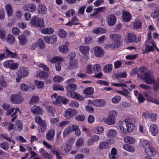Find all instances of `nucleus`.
<instances>
[{"label":"nucleus","mask_w":159,"mask_h":159,"mask_svg":"<svg viewBox=\"0 0 159 159\" xmlns=\"http://www.w3.org/2000/svg\"><path fill=\"white\" fill-rule=\"evenodd\" d=\"M134 122L132 121L131 119L125 120L120 124V129L126 133L131 132L135 128Z\"/></svg>","instance_id":"f257e3e1"},{"label":"nucleus","mask_w":159,"mask_h":159,"mask_svg":"<svg viewBox=\"0 0 159 159\" xmlns=\"http://www.w3.org/2000/svg\"><path fill=\"white\" fill-rule=\"evenodd\" d=\"M138 77L139 79H144L145 82L148 84H152L155 81L153 76L148 72L145 73L143 76L139 75L138 73Z\"/></svg>","instance_id":"f03ea898"},{"label":"nucleus","mask_w":159,"mask_h":159,"mask_svg":"<svg viewBox=\"0 0 159 159\" xmlns=\"http://www.w3.org/2000/svg\"><path fill=\"white\" fill-rule=\"evenodd\" d=\"M117 115V112L115 111H112L110 115L105 120V122L109 125H113L115 123V117Z\"/></svg>","instance_id":"7ed1b4c3"},{"label":"nucleus","mask_w":159,"mask_h":159,"mask_svg":"<svg viewBox=\"0 0 159 159\" xmlns=\"http://www.w3.org/2000/svg\"><path fill=\"white\" fill-rule=\"evenodd\" d=\"M30 24L34 26L38 27H43L44 26V20L43 18H39L35 16L33 18L30 20Z\"/></svg>","instance_id":"20e7f679"},{"label":"nucleus","mask_w":159,"mask_h":159,"mask_svg":"<svg viewBox=\"0 0 159 159\" xmlns=\"http://www.w3.org/2000/svg\"><path fill=\"white\" fill-rule=\"evenodd\" d=\"M10 100L11 103L17 104L22 103L23 101V98L20 95L14 94L10 96Z\"/></svg>","instance_id":"39448f33"},{"label":"nucleus","mask_w":159,"mask_h":159,"mask_svg":"<svg viewBox=\"0 0 159 159\" xmlns=\"http://www.w3.org/2000/svg\"><path fill=\"white\" fill-rule=\"evenodd\" d=\"M35 122L40 125V129L41 132H43L46 129V123L44 120H43L41 118L38 116L35 117Z\"/></svg>","instance_id":"423d86ee"},{"label":"nucleus","mask_w":159,"mask_h":159,"mask_svg":"<svg viewBox=\"0 0 159 159\" xmlns=\"http://www.w3.org/2000/svg\"><path fill=\"white\" fill-rule=\"evenodd\" d=\"M77 111L76 109L74 108H69L65 111L64 116L67 119H69L75 116L77 114Z\"/></svg>","instance_id":"0eeeda50"},{"label":"nucleus","mask_w":159,"mask_h":159,"mask_svg":"<svg viewBox=\"0 0 159 159\" xmlns=\"http://www.w3.org/2000/svg\"><path fill=\"white\" fill-rule=\"evenodd\" d=\"M93 53L97 57H101L104 54V51L100 47L96 46L93 48Z\"/></svg>","instance_id":"6e6552de"},{"label":"nucleus","mask_w":159,"mask_h":159,"mask_svg":"<svg viewBox=\"0 0 159 159\" xmlns=\"http://www.w3.org/2000/svg\"><path fill=\"white\" fill-rule=\"evenodd\" d=\"M80 49L81 53L84 55V58L86 60L89 59V52L90 48L88 46H81L80 47Z\"/></svg>","instance_id":"1a4fd4ad"},{"label":"nucleus","mask_w":159,"mask_h":159,"mask_svg":"<svg viewBox=\"0 0 159 159\" xmlns=\"http://www.w3.org/2000/svg\"><path fill=\"white\" fill-rule=\"evenodd\" d=\"M44 39L46 43L50 44H53L57 40V36L55 35H52L50 36H46L44 37Z\"/></svg>","instance_id":"9d476101"},{"label":"nucleus","mask_w":159,"mask_h":159,"mask_svg":"<svg viewBox=\"0 0 159 159\" xmlns=\"http://www.w3.org/2000/svg\"><path fill=\"white\" fill-rule=\"evenodd\" d=\"M20 89L21 90L24 92H27L28 91H33L35 88L34 85L29 86L25 84H20Z\"/></svg>","instance_id":"9b49d317"},{"label":"nucleus","mask_w":159,"mask_h":159,"mask_svg":"<svg viewBox=\"0 0 159 159\" xmlns=\"http://www.w3.org/2000/svg\"><path fill=\"white\" fill-rule=\"evenodd\" d=\"M128 39L130 43L135 42L136 43H137L140 41L141 37L139 36L137 38L134 34H128Z\"/></svg>","instance_id":"f8f14e48"},{"label":"nucleus","mask_w":159,"mask_h":159,"mask_svg":"<svg viewBox=\"0 0 159 159\" xmlns=\"http://www.w3.org/2000/svg\"><path fill=\"white\" fill-rule=\"evenodd\" d=\"M149 132L153 136H156L158 133L157 126L155 124L151 125L149 128Z\"/></svg>","instance_id":"ddd939ff"},{"label":"nucleus","mask_w":159,"mask_h":159,"mask_svg":"<svg viewBox=\"0 0 159 159\" xmlns=\"http://www.w3.org/2000/svg\"><path fill=\"white\" fill-rule=\"evenodd\" d=\"M116 20V17L115 15L111 14L107 17V21L108 25L110 26L114 25Z\"/></svg>","instance_id":"4468645a"},{"label":"nucleus","mask_w":159,"mask_h":159,"mask_svg":"<svg viewBox=\"0 0 159 159\" xmlns=\"http://www.w3.org/2000/svg\"><path fill=\"white\" fill-rule=\"evenodd\" d=\"M23 9L25 11L33 12L35 10L36 7L34 4H27L24 7Z\"/></svg>","instance_id":"2eb2a0df"},{"label":"nucleus","mask_w":159,"mask_h":159,"mask_svg":"<svg viewBox=\"0 0 159 159\" xmlns=\"http://www.w3.org/2000/svg\"><path fill=\"white\" fill-rule=\"evenodd\" d=\"M92 104L98 107H103L106 104V102L103 100L97 99L92 101Z\"/></svg>","instance_id":"dca6fc26"},{"label":"nucleus","mask_w":159,"mask_h":159,"mask_svg":"<svg viewBox=\"0 0 159 159\" xmlns=\"http://www.w3.org/2000/svg\"><path fill=\"white\" fill-rule=\"evenodd\" d=\"M55 134V132L54 129H51L47 132L46 135L47 139L48 141H52L54 138Z\"/></svg>","instance_id":"f3484780"},{"label":"nucleus","mask_w":159,"mask_h":159,"mask_svg":"<svg viewBox=\"0 0 159 159\" xmlns=\"http://www.w3.org/2000/svg\"><path fill=\"white\" fill-rule=\"evenodd\" d=\"M18 76L20 78H24L28 75V71L24 68L20 69L17 73Z\"/></svg>","instance_id":"a211bd4d"},{"label":"nucleus","mask_w":159,"mask_h":159,"mask_svg":"<svg viewBox=\"0 0 159 159\" xmlns=\"http://www.w3.org/2000/svg\"><path fill=\"white\" fill-rule=\"evenodd\" d=\"M122 18L123 20L126 22H129L131 20V15L126 11H124L122 13Z\"/></svg>","instance_id":"6ab92c4d"},{"label":"nucleus","mask_w":159,"mask_h":159,"mask_svg":"<svg viewBox=\"0 0 159 159\" xmlns=\"http://www.w3.org/2000/svg\"><path fill=\"white\" fill-rule=\"evenodd\" d=\"M145 151L148 155L150 156L155 155L157 152L155 149L151 146Z\"/></svg>","instance_id":"aec40b11"},{"label":"nucleus","mask_w":159,"mask_h":159,"mask_svg":"<svg viewBox=\"0 0 159 159\" xmlns=\"http://www.w3.org/2000/svg\"><path fill=\"white\" fill-rule=\"evenodd\" d=\"M31 111L35 115H40L42 114L43 112L42 108L38 106H35L32 107Z\"/></svg>","instance_id":"412c9836"},{"label":"nucleus","mask_w":159,"mask_h":159,"mask_svg":"<svg viewBox=\"0 0 159 159\" xmlns=\"http://www.w3.org/2000/svg\"><path fill=\"white\" fill-rule=\"evenodd\" d=\"M140 143L141 145L145 148V150L151 146L149 141L144 139H141Z\"/></svg>","instance_id":"4be33fe9"},{"label":"nucleus","mask_w":159,"mask_h":159,"mask_svg":"<svg viewBox=\"0 0 159 159\" xmlns=\"http://www.w3.org/2000/svg\"><path fill=\"white\" fill-rule=\"evenodd\" d=\"M5 10L7 16L9 17L12 16L13 14L12 7L11 4H8L5 6Z\"/></svg>","instance_id":"5701e85b"},{"label":"nucleus","mask_w":159,"mask_h":159,"mask_svg":"<svg viewBox=\"0 0 159 159\" xmlns=\"http://www.w3.org/2000/svg\"><path fill=\"white\" fill-rule=\"evenodd\" d=\"M75 55L74 54H71V56L70 57V65L69 67V70L72 69L74 67H75V65L77 64V62L76 61L75 62H73V60L74 59Z\"/></svg>","instance_id":"b1692460"},{"label":"nucleus","mask_w":159,"mask_h":159,"mask_svg":"<svg viewBox=\"0 0 159 159\" xmlns=\"http://www.w3.org/2000/svg\"><path fill=\"white\" fill-rule=\"evenodd\" d=\"M117 133L116 130L110 129L108 130L107 133V135L109 138H115L117 135Z\"/></svg>","instance_id":"393cba45"},{"label":"nucleus","mask_w":159,"mask_h":159,"mask_svg":"<svg viewBox=\"0 0 159 159\" xmlns=\"http://www.w3.org/2000/svg\"><path fill=\"white\" fill-rule=\"evenodd\" d=\"M19 43L21 45H24L27 41V39L24 35L22 34L18 36Z\"/></svg>","instance_id":"a878e982"},{"label":"nucleus","mask_w":159,"mask_h":159,"mask_svg":"<svg viewBox=\"0 0 159 159\" xmlns=\"http://www.w3.org/2000/svg\"><path fill=\"white\" fill-rule=\"evenodd\" d=\"M39 152L45 158L51 159L52 158L51 155H50L47 151H45L43 148L40 149Z\"/></svg>","instance_id":"bb28decb"},{"label":"nucleus","mask_w":159,"mask_h":159,"mask_svg":"<svg viewBox=\"0 0 159 159\" xmlns=\"http://www.w3.org/2000/svg\"><path fill=\"white\" fill-rule=\"evenodd\" d=\"M39 13L41 14H45L47 11V9L46 6L43 4H40L39 5Z\"/></svg>","instance_id":"cd10ccee"},{"label":"nucleus","mask_w":159,"mask_h":159,"mask_svg":"<svg viewBox=\"0 0 159 159\" xmlns=\"http://www.w3.org/2000/svg\"><path fill=\"white\" fill-rule=\"evenodd\" d=\"M5 51L8 56L16 58H18V55L16 53L11 52L7 48H6Z\"/></svg>","instance_id":"c85d7f7f"},{"label":"nucleus","mask_w":159,"mask_h":159,"mask_svg":"<svg viewBox=\"0 0 159 159\" xmlns=\"http://www.w3.org/2000/svg\"><path fill=\"white\" fill-rule=\"evenodd\" d=\"M15 39L14 36L11 34H8L7 39V42L10 44H13L15 42Z\"/></svg>","instance_id":"c756f323"},{"label":"nucleus","mask_w":159,"mask_h":159,"mask_svg":"<svg viewBox=\"0 0 159 159\" xmlns=\"http://www.w3.org/2000/svg\"><path fill=\"white\" fill-rule=\"evenodd\" d=\"M149 42H150L154 47H156V46L154 45L153 42H151L148 41H147L146 43V46L145 48V50L146 51L148 52L153 51L154 49V48L152 46H149Z\"/></svg>","instance_id":"7c9ffc66"},{"label":"nucleus","mask_w":159,"mask_h":159,"mask_svg":"<svg viewBox=\"0 0 159 159\" xmlns=\"http://www.w3.org/2000/svg\"><path fill=\"white\" fill-rule=\"evenodd\" d=\"M116 148H112L111 151V153L109 155V158L111 159L117 158V157L115 156L116 155Z\"/></svg>","instance_id":"2f4dec72"},{"label":"nucleus","mask_w":159,"mask_h":159,"mask_svg":"<svg viewBox=\"0 0 159 159\" xmlns=\"http://www.w3.org/2000/svg\"><path fill=\"white\" fill-rule=\"evenodd\" d=\"M77 88V85L75 84H69L66 87V89L67 91L74 92L76 90Z\"/></svg>","instance_id":"473e14b6"},{"label":"nucleus","mask_w":159,"mask_h":159,"mask_svg":"<svg viewBox=\"0 0 159 159\" xmlns=\"http://www.w3.org/2000/svg\"><path fill=\"white\" fill-rule=\"evenodd\" d=\"M15 127L17 128L18 131H20L23 127L22 122L20 120L16 121L15 124Z\"/></svg>","instance_id":"72a5a7b5"},{"label":"nucleus","mask_w":159,"mask_h":159,"mask_svg":"<svg viewBox=\"0 0 159 159\" xmlns=\"http://www.w3.org/2000/svg\"><path fill=\"white\" fill-rule=\"evenodd\" d=\"M112 65L111 64H108L106 65L103 68V71L105 73H108L111 72L112 69Z\"/></svg>","instance_id":"f704fd0d"},{"label":"nucleus","mask_w":159,"mask_h":159,"mask_svg":"<svg viewBox=\"0 0 159 159\" xmlns=\"http://www.w3.org/2000/svg\"><path fill=\"white\" fill-rule=\"evenodd\" d=\"M123 148L130 152H133L134 151V148L131 145L128 144H125L123 146Z\"/></svg>","instance_id":"c9c22d12"},{"label":"nucleus","mask_w":159,"mask_h":159,"mask_svg":"<svg viewBox=\"0 0 159 159\" xmlns=\"http://www.w3.org/2000/svg\"><path fill=\"white\" fill-rule=\"evenodd\" d=\"M109 143L107 142H102L99 144V147L101 149H106L110 147Z\"/></svg>","instance_id":"e433bc0d"},{"label":"nucleus","mask_w":159,"mask_h":159,"mask_svg":"<svg viewBox=\"0 0 159 159\" xmlns=\"http://www.w3.org/2000/svg\"><path fill=\"white\" fill-rule=\"evenodd\" d=\"M125 141L128 143L133 144L135 142V139L132 137L130 136H127L124 138Z\"/></svg>","instance_id":"4c0bfd02"},{"label":"nucleus","mask_w":159,"mask_h":159,"mask_svg":"<svg viewBox=\"0 0 159 159\" xmlns=\"http://www.w3.org/2000/svg\"><path fill=\"white\" fill-rule=\"evenodd\" d=\"M94 90L92 87H88L84 90V93L88 95H90L93 93Z\"/></svg>","instance_id":"58836bf2"},{"label":"nucleus","mask_w":159,"mask_h":159,"mask_svg":"<svg viewBox=\"0 0 159 159\" xmlns=\"http://www.w3.org/2000/svg\"><path fill=\"white\" fill-rule=\"evenodd\" d=\"M142 26L141 21L139 19H136L134 22V27L135 28H140Z\"/></svg>","instance_id":"ea45409f"},{"label":"nucleus","mask_w":159,"mask_h":159,"mask_svg":"<svg viewBox=\"0 0 159 159\" xmlns=\"http://www.w3.org/2000/svg\"><path fill=\"white\" fill-rule=\"evenodd\" d=\"M54 32V30L51 28H46L42 30V32L45 34H51L53 33Z\"/></svg>","instance_id":"a19ab883"},{"label":"nucleus","mask_w":159,"mask_h":159,"mask_svg":"<svg viewBox=\"0 0 159 159\" xmlns=\"http://www.w3.org/2000/svg\"><path fill=\"white\" fill-rule=\"evenodd\" d=\"M63 59L62 57H53L50 60V62L52 63H54L57 61H63Z\"/></svg>","instance_id":"79ce46f5"},{"label":"nucleus","mask_w":159,"mask_h":159,"mask_svg":"<svg viewBox=\"0 0 159 159\" xmlns=\"http://www.w3.org/2000/svg\"><path fill=\"white\" fill-rule=\"evenodd\" d=\"M159 16V7H156L152 15V16L154 18L157 17Z\"/></svg>","instance_id":"37998d69"},{"label":"nucleus","mask_w":159,"mask_h":159,"mask_svg":"<svg viewBox=\"0 0 159 159\" xmlns=\"http://www.w3.org/2000/svg\"><path fill=\"white\" fill-rule=\"evenodd\" d=\"M0 147L3 149L7 150L9 148V145L7 142H4L0 144Z\"/></svg>","instance_id":"c03bdc74"},{"label":"nucleus","mask_w":159,"mask_h":159,"mask_svg":"<svg viewBox=\"0 0 159 159\" xmlns=\"http://www.w3.org/2000/svg\"><path fill=\"white\" fill-rule=\"evenodd\" d=\"M64 78L60 76H55L53 79V81L57 83H60L64 80Z\"/></svg>","instance_id":"a18cd8bd"},{"label":"nucleus","mask_w":159,"mask_h":159,"mask_svg":"<svg viewBox=\"0 0 159 159\" xmlns=\"http://www.w3.org/2000/svg\"><path fill=\"white\" fill-rule=\"evenodd\" d=\"M84 143L83 139L80 138L77 140L76 145L77 146L81 147L84 145Z\"/></svg>","instance_id":"49530a36"},{"label":"nucleus","mask_w":159,"mask_h":159,"mask_svg":"<svg viewBox=\"0 0 159 159\" xmlns=\"http://www.w3.org/2000/svg\"><path fill=\"white\" fill-rule=\"evenodd\" d=\"M58 35L62 38H65L67 34L66 31L63 29H61L58 32Z\"/></svg>","instance_id":"de8ad7c7"},{"label":"nucleus","mask_w":159,"mask_h":159,"mask_svg":"<svg viewBox=\"0 0 159 159\" xmlns=\"http://www.w3.org/2000/svg\"><path fill=\"white\" fill-rule=\"evenodd\" d=\"M59 50L60 52L65 53L68 52V48L66 45H62L59 47Z\"/></svg>","instance_id":"09e8293b"},{"label":"nucleus","mask_w":159,"mask_h":159,"mask_svg":"<svg viewBox=\"0 0 159 159\" xmlns=\"http://www.w3.org/2000/svg\"><path fill=\"white\" fill-rule=\"evenodd\" d=\"M53 89L55 90H60L63 91L64 90V88L62 86L59 84H55L53 86Z\"/></svg>","instance_id":"8fccbe9b"},{"label":"nucleus","mask_w":159,"mask_h":159,"mask_svg":"<svg viewBox=\"0 0 159 159\" xmlns=\"http://www.w3.org/2000/svg\"><path fill=\"white\" fill-rule=\"evenodd\" d=\"M13 60H9L3 63V66L7 68H10L11 64L13 62Z\"/></svg>","instance_id":"3c124183"},{"label":"nucleus","mask_w":159,"mask_h":159,"mask_svg":"<svg viewBox=\"0 0 159 159\" xmlns=\"http://www.w3.org/2000/svg\"><path fill=\"white\" fill-rule=\"evenodd\" d=\"M110 37L112 40L116 41L119 39L120 36L117 34H111Z\"/></svg>","instance_id":"603ef678"},{"label":"nucleus","mask_w":159,"mask_h":159,"mask_svg":"<svg viewBox=\"0 0 159 159\" xmlns=\"http://www.w3.org/2000/svg\"><path fill=\"white\" fill-rule=\"evenodd\" d=\"M72 131L71 128L69 127L67 128L64 130L63 133V135L65 137L70 133Z\"/></svg>","instance_id":"864d4df0"},{"label":"nucleus","mask_w":159,"mask_h":159,"mask_svg":"<svg viewBox=\"0 0 159 159\" xmlns=\"http://www.w3.org/2000/svg\"><path fill=\"white\" fill-rule=\"evenodd\" d=\"M39 46L41 49H43L45 48V45L43 40L40 39L38 42Z\"/></svg>","instance_id":"5fc2aeb1"},{"label":"nucleus","mask_w":159,"mask_h":159,"mask_svg":"<svg viewBox=\"0 0 159 159\" xmlns=\"http://www.w3.org/2000/svg\"><path fill=\"white\" fill-rule=\"evenodd\" d=\"M75 14V11L73 9H71L67 11L66 13V15L67 16L70 17L71 15L73 16Z\"/></svg>","instance_id":"6e6d98bb"},{"label":"nucleus","mask_w":159,"mask_h":159,"mask_svg":"<svg viewBox=\"0 0 159 159\" xmlns=\"http://www.w3.org/2000/svg\"><path fill=\"white\" fill-rule=\"evenodd\" d=\"M121 98L119 96H115L112 99V102L114 103H118L120 100Z\"/></svg>","instance_id":"4d7b16f0"},{"label":"nucleus","mask_w":159,"mask_h":159,"mask_svg":"<svg viewBox=\"0 0 159 159\" xmlns=\"http://www.w3.org/2000/svg\"><path fill=\"white\" fill-rule=\"evenodd\" d=\"M69 105L70 107H78L79 106V104L75 101H73L70 102Z\"/></svg>","instance_id":"13d9d810"},{"label":"nucleus","mask_w":159,"mask_h":159,"mask_svg":"<svg viewBox=\"0 0 159 159\" xmlns=\"http://www.w3.org/2000/svg\"><path fill=\"white\" fill-rule=\"evenodd\" d=\"M85 119V117L82 115H77L75 117V119L79 121H84Z\"/></svg>","instance_id":"bf43d9fd"},{"label":"nucleus","mask_w":159,"mask_h":159,"mask_svg":"<svg viewBox=\"0 0 159 159\" xmlns=\"http://www.w3.org/2000/svg\"><path fill=\"white\" fill-rule=\"evenodd\" d=\"M93 70L95 72L99 71L101 70V66L99 64H95L93 66Z\"/></svg>","instance_id":"052dcab7"},{"label":"nucleus","mask_w":159,"mask_h":159,"mask_svg":"<svg viewBox=\"0 0 159 159\" xmlns=\"http://www.w3.org/2000/svg\"><path fill=\"white\" fill-rule=\"evenodd\" d=\"M39 99V97L37 96H33L30 102V103L37 102Z\"/></svg>","instance_id":"680f3d73"},{"label":"nucleus","mask_w":159,"mask_h":159,"mask_svg":"<svg viewBox=\"0 0 159 159\" xmlns=\"http://www.w3.org/2000/svg\"><path fill=\"white\" fill-rule=\"evenodd\" d=\"M19 66V64L18 63H14L13 61L10 69L13 70H16L18 67Z\"/></svg>","instance_id":"e2e57ef3"},{"label":"nucleus","mask_w":159,"mask_h":159,"mask_svg":"<svg viewBox=\"0 0 159 159\" xmlns=\"http://www.w3.org/2000/svg\"><path fill=\"white\" fill-rule=\"evenodd\" d=\"M20 32L19 29L16 27H14L12 30V32L13 34L16 35H18Z\"/></svg>","instance_id":"0e129e2a"},{"label":"nucleus","mask_w":159,"mask_h":159,"mask_svg":"<svg viewBox=\"0 0 159 159\" xmlns=\"http://www.w3.org/2000/svg\"><path fill=\"white\" fill-rule=\"evenodd\" d=\"M122 65V62L120 61H117L114 63V67L117 69L119 68Z\"/></svg>","instance_id":"69168bd1"},{"label":"nucleus","mask_w":159,"mask_h":159,"mask_svg":"<svg viewBox=\"0 0 159 159\" xmlns=\"http://www.w3.org/2000/svg\"><path fill=\"white\" fill-rule=\"evenodd\" d=\"M137 57V55L135 54L134 55H128L126 57L127 59H130L131 60H134Z\"/></svg>","instance_id":"338daca9"},{"label":"nucleus","mask_w":159,"mask_h":159,"mask_svg":"<svg viewBox=\"0 0 159 159\" xmlns=\"http://www.w3.org/2000/svg\"><path fill=\"white\" fill-rule=\"evenodd\" d=\"M6 33L3 30H0V38L1 39H4L6 36Z\"/></svg>","instance_id":"774afa93"}]
</instances>
